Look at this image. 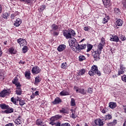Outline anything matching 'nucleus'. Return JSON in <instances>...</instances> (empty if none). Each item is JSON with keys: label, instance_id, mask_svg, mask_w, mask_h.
<instances>
[{"label": "nucleus", "instance_id": "obj_23", "mask_svg": "<svg viewBox=\"0 0 126 126\" xmlns=\"http://www.w3.org/2000/svg\"><path fill=\"white\" fill-rule=\"evenodd\" d=\"M78 93H80V94H82V95H85L86 94L87 91L86 90H84L83 89H79Z\"/></svg>", "mask_w": 126, "mask_h": 126}, {"label": "nucleus", "instance_id": "obj_52", "mask_svg": "<svg viewBox=\"0 0 126 126\" xmlns=\"http://www.w3.org/2000/svg\"><path fill=\"white\" fill-rule=\"evenodd\" d=\"M74 90L76 91V93H78V92L79 91V89H78V87H77L76 86H74Z\"/></svg>", "mask_w": 126, "mask_h": 126}, {"label": "nucleus", "instance_id": "obj_6", "mask_svg": "<svg viewBox=\"0 0 126 126\" xmlns=\"http://www.w3.org/2000/svg\"><path fill=\"white\" fill-rule=\"evenodd\" d=\"M40 71H41V69L39 67H38V66H34L32 70V72L34 75L38 74V73H40Z\"/></svg>", "mask_w": 126, "mask_h": 126}, {"label": "nucleus", "instance_id": "obj_33", "mask_svg": "<svg viewBox=\"0 0 126 126\" xmlns=\"http://www.w3.org/2000/svg\"><path fill=\"white\" fill-rule=\"evenodd\" d=\"M114 13H115V14H116L117 15H118V14H121V11L120 10V9L118 8H115L114 9Z\"/></svg>", "mask_w": 126, "mask_h": 126}, {"label": "nucleus", "instance_id": "obj_8", "mask_svg": "<svg viewBox=\"0 0 126 126\" xmlns=\"http://www.w3.org/2000/svg\"><path fill=\"white\" fill-rule=\"evenodd\" d=\"M75 49L77 51L80 52V51H81V50H84V49H86V44H84L79 45L78 43V45H77V47H76Z\"/></svg>", "mask_w": 126, "mask_h": 126}, {"label": "nucleus", "instance_id": "obj_60", "mask_svg": "<svg viewBox=\"0 0 126 126\" xmlns=\"http://www.w3.org/2000/svg\"><path fill=\"white\" fill-rule=\"evenodd\" d=\"M5 126H14V125L13 124V123H9L6 125Z\"/></svg>", "mask_w": 126, "mask_h": 126}, {"label": "nucleus", "instance_id": "obj_26", "mask_svg": "<svg viewBox=\"0 0 126 126\" xmlns=\"http://www.w3.org/2000/svg\"><path fill=\"white\" fill-rule=\"evenodd\" d=\"M12 82L13 84H15V85L19 84V82H18V78H17V77H15L12 81Z\"/></svg>", "mask_w": 126, "mask_h": 126}, {"label": "nucleus", "instance_id": "obj_10", "mask_svg": "<svg viewBox=\"0 0 126 126\" xmlns=\"http://www.w3.org/2000/svg\"><path fill=\"white\" fill-rule=\"evenodd\" d=\"M103 71L106 74H109V73L111 71V66H105L103 68Z\"/></svg>", "mask_w": 126, "mask_h": 126}, {"label": "nucleus", "instance_id": "obj_25", "mask_svg": "<svg viewBox=\"0 0 126 126\" xmlns=\"http://www.w3.org/2000/svg\"><path fill=\"white\" fill-rule=\"evenodd\" d=\"M20 119H21V116H19L18 118L15 120V123L16 125H21V120Z\"/></svg>", "mask_w": 126, "mask_h": 126}, {"label": "nucleus", "instance_id": "obj_18", "mask_svg": "<svg viewBox=\"0 0 126 126\" xmlns=\"http://www.w3.org/2000/svg\"><path fill=\"white\" fill-rule=\"evenodd\" d=\"M25 76L27 79H31V72L30 70L26 71L25 73Z\"/></svg>", "mask_w": 126, "mask_h": 126}, {"label": "nucleus", "instance_id": "obj_53", "mask_svg": "<svg viewBox=\"0 0 126 126\" xmlns=\"http://www.w3.org/2000/svg\"><path fill=\"white\" fill-rule=\"evenodd\" d=\"M61 126H70V124L69 123H64L61 124Z\"/></svg>", "mask_w": 126, "mask_h": 126}, {"label": "nucleus", "instance_id": "obj_34", "mask_svg": "<svg viewBox=\"0 0 126 126\" xmlns=\"http://www.w3.org/2000/svg\"><path fill=\"white\" fill-rule=\"evenodd\" d=\"M28 51V47H27V46H24L23 48H22L23 53L24 54H25L27 53Z\"/></svg>", "mask_w": 126, "mask_h": 126}, {"label": "nucleus", "instance_id": "obj_3", "mask_svg": "<svg viewBox=\"0 0 126 126\" xmlns=\"http://www.w3.org/2000/svg\"><path fill=\"white\" fill-rule=\"evenodd\" d=\"M89 74L90 76H93L95 74H97L98 76H101V72L98 70V67L94 65L92 66L91 71L89 72Z\"/></svg>", "mask_w": 126, "mask_h": 126}, {"label": "nucleus", "instance_id": "obj_45", "mask_svg": "<svg viewBox=\"0 0 126 126\" xmlns=\"http://www.w3.org/2000/svg\"><path fill=\"white\" fill-rule=\"evenodd\" d=\"M67 65L66 64V63H62L61 67L63 69H64L65 67H66Z\"/></svg>", "mask_w": 126, "mask_h": 126}, {"label": "nucleus", "instance_id": "obj_59", "mask_svg": "<svg viewBox=\"0 0 126 126\" xmlns=\"http://www.w3.org/2000/svg\"><path fill=\"white\" fill-rule=\"evenodd\" d=\"M72 114H76V110L75 109H71L70 110Z\"/></svg>", "mask_w": 126, "mask_h": 126}, {"label": "nucleus", "instance_id": "obj_64", "mask_svg": "<svg viewBox=\"0 0 126 126\" xmlns=\"http://www.w3.org/2000/svg\"><path fill=\"white\" fill-rule=\"evenodd\" d=\"M123 109H124L125 113H126V105H123Z\"/></svg>", "mask_w": 126, "mask_h": 126}, {"label": "nucleus", "instance_id": "obj_54", "mask_svg": "<svg viewBox=\"0 0 126 126\" xmlns=\"http://www.w3.org/2000/svg\"><path fill=\"white\" fill-rule=\"evenodd\" d=\"M16 16V14L15 13L11 14V19H14V17Z\"/></svg>", "mask_w": 126, "mask_h": 126}, {"label": "nucleus", "instance_id": "obj_29", "mask_svg": "<svg viewBox=\"0 0 126 126\" xmlns=\"http://www.w3.org/2000/svg\"><path fill=\"white\" fill-rule=\"evenodd\" d=\"M85 69L83 68L82 69H81L78 73V75H79L80 76L81 75H83V74H85Z\"/></svg>", "mask_w": 126, "mask_h": 126}, {"label": "nucleus", "instance_id": "obj_61", "mask_svg": "<svg viewBox=\"0 0 126 126\" xmlns=\"http://www.w3.org/2000/svg\"><path fill=\"white\" fill-rule=\"evenodd\" d=\"M59 35V32H53V35L54 36H58Z\"/></svg>", "mask_w": 126, "mask_h": 126}, {"label": "nucleus", "instance_id": "obj_46", "mask_svg": "<svg viewBox=\"0 0 126 126\" xmlns=\"http://www.w3.org/2000/svg\"><path fill=\"white\" fill-rule=\"evenodd\" d=\"M88 93L90 94H92L93 93V89L91 88H89L88 89Z\"/></svg>", "mask_w": 126, "mask_h": 126}, {"label": "nucleus", "instance_id": "obj_49", "mask_svg": "<svg viewBox=\"0 0 126 126\" xmlns=\"http://www.w3.org/2000/svg\"><path fill=\"white\" fill-rule=\"evenodd\" d=\"M45 8H46V6H45V5H42L40 6V7H39V9H40V10H41V11H43V10H44V9H45Z\"/></svg>", "mask_w": 126, "mask_h": 126}, {"label": "nucleus", "instance_id": "obj_17", "mask_svg": "<svg viewBox=\"0 0 126 126\" xmlns=\"http://www.w3.org/2000/svg\"><path fill=\"white\" fill-rule=\"evenodd\" d=\"M17 101H19V105H21V107L26 104L25 100L20 99L18 96L17 97Z\"/></svg>", "mask_w": 126, "mask_h": 126}, {"label": "nucleus", "instance_id": "obj_24", "mask_svg": "<svg viewBox=\"0 0 126 126\" xmlns=\"http://www.w3.org/2000/svg\"><path fill=\"white\" fill-rule=\"evenodd\" d=\"M41 81V78H40L39 76H37L35 78L34 84L35 85H37Z\"/></svg>", "mask_w": 126, "mask_h": 126}, {"label": "nucleus", "instance_id": "obj_35", "mask_svg": "<svg viewBox=\"0 0 126 126\" xmlns=\"http://www.w3.org/2000/svg\"><path fill=\"white\" fill-rule=\"evenodd\" d=\"M71 106H74L76 104L75 103V100L74 98H71V101H70Z\"/></svg>", "mask_w": 126, "mask_h": 126}, {"label": "nucleus", "instance_id": "obj_51", "mask_svg": "<svg viewBox=\"0 0 126 126\" xmlns=\"http://www.w3.org/2000/svg\"><path fill=\"white\" fill-rule=\"evenodd\" d=\"M35 95L34 93H32V94L31 95V100H33L35 98Z\"/></svg>", "mask_w": 126, "mask_h": 126}, {"label": "nucleus", "instance_id": "obj_44", "mask_svg": "<svg viewBox=\"0 0 126 126\" xmlns=\"http://www.w3.org/2000/svg\"><path fill=\"white\" fill-rule=\"evenodd\" d=\"M119 38L120 39V40H121V41H126V36H125V35L120 36Z\"/></svg>", "mask_w": 126, "mask_h": 126}, {"label": "nucleus", "instance_id": "obj_31", "mask_svg": "<svg viewBox=\"0 0 126 126\" xmlns=\"http://www.w3.org/2000/svg\"><path fill=\"white\" fill-rule=\"evenodd\" d=\"M4 112L6 113V114H10V113H13V108H11L7 109L4 111Z\"/></svg>", "mask_w": 126, "mask_h": 126}, {"label": "nucleus", "instance_id": "obj_2", "mask_svg": "<svg viewBox=\"0 0 126 126\" xmlns=\"http://www.w3.org/2000/svg\"><path fill=\"white\" fill-rule=\"evenodd\" d=\"M63 35L66 38V39H70L72 37L75 36V32L72 29H69L67 30L63 31Z\"/></svg>", "mask_w": 126, "mask_h": 126}, {"label": "nucleus", "instance_id": "obj_37", "mask_svg": "<svg viewBox=\"0 0 126 126\" xmlns=\"http://www.w3.org/2000/svg\"><path fill=\"white\" fill-rule=\"evenodd\" d=\"M117 124V120H114L112 122L108 123V125L110 126H115Z\"/></svg>", "mask_w": 126, "mask_h": 126}, {"label": "nucleus", "instance_id": "obj_56", "mask_svg": "<svg viewBox=\"0 0 126 126\" xmlns=\"http://www.w3.org/2000/svg\"><path fill=\"white\" fill-rule=\"evenodd\" d=\"M49 125H51V126H56V123H55L54 121H50Z\"/></svg>", "mask_w": 126, "mask_h": 126}, {"label": "nucleus", "instance_id": "obj_36", "mask_svg": "<svg viewBox=\"0 0 126 126\" xmlns=\"http://www.w3.org/2000/svg\"><path fill=\"white\" fill-rule=\"evenodd\" d=\"M8 16H9V14H8V13L7 12L4 13V14H2V17L4 19H7Z\"/></svg>", "mask_w": 126, "mask_h": 126}, {"label": "nucleus", "instance_id": "obj_63", "mask_svg": "<svg viewBox=\"0 0 126 126\" xmlns=\"http://www.w3.org/2000/svg\"><path fill=\"white\" fill-rule=\"evenodd\" d=\"M56 126H62V125H61V123L60 122H57L55 124Z\"/></svg>", "mask_w": 126, "mask_h": 126}, {"label": "nucleus", "instance_id": "obj_12", "mask_svg": "<svg viewBox=\"0 0 126 126\" xmlns=\"http://www.w3.org/2000/svg\"><path fill=\"white\" fill-rule=\"evenodd\" d=\"M94 123L96 126H102L104 125V121L100 119L95 120Z\"/></svg>", "mask_w": 126, "mask_h": 126}, {"label": "nucleus", "instance_id": "obj_28", "mask_svg": "<svg viewBox=\"0 0 126 126\" xmlns=\"http://www.w3.org/2000/svg\"><path fill=\"white\" fill-rule=\"evenodd\" d=\"M87 52H90V51L92 50V48H93V45L90 44H87Z\"/></svg>", "mask_w": 126, "mask_h": 126}, {"label": "nucleus", "instance_id": "obj_40", "mask_svg": "<svg viewBox=\"0 0 126 126\" xmlns=\"http://www.w3.org/2000/svg\"><path fill=\"white\" fill-rule=\"evenodd\" d=\"M11 102H12L13 103V104H15V105H16L17 102L16 101H17V98L15 99L14 98V97H12L11 98Z\"/></svg>", "mask_w": 126, "mask_h": 126}, {"label": "nucleus", "instance_id": "obj_7", "mask_svg": "<svg viewBox=\"0 0 126 126\" xmlns=\"http://www.w3.org/2000/svg\"><path fill=\"white\" fill-rule=\"evenodd\" d=\"M35 124L38 126H46V124L44 123V121L41 119H37L35 121Z\"/></svg>", "mask_w": 126, "mask_h": 126}, {"label": "nucleus", "instance_id": "obj_58", "mask_svg": "<svg viewBox=\"0 0 126 126\" xmlns=\"http://www.w3.org/2000/svg\"><path fill=\"white\" fill-rule=\"evenodd\" d=\"M23 40V39L22 38H19L17 40V42L18 43V44H20L21 43L22 41Z\"/></svg>", "mask_w": 126, "mask_h": 126}, {"label": "nucleus", "instance_id": "obj_30", "mask_svg": "<svg viewBox=\"0 0 126 126\" xmlns=\"http://www.w3.org/2000/svg\"><path fill=\"white\" fill-rule=\"evenodd\" d=\"M9 107L8 105H6L5 104H0V107L2 109H8Z\"/></svg>", "mask_w": 126, "mask_h": 126}, {"label": "nucleus", "instance_id": "obj_5", "mask_svg": "<svg viewBox=\"0 0 126 126\" xmlns=\"http://www.w3.org/2000/svg\"><path fill=\"white\" fill-rule=\"evenodd\" d=\"M11 93V91L10 89L8 90H3L0 93V97H5V96H7V95H9Z\"/></svg>", "mask_w": 126, "mask_h": 126}, {"label": "nucleus", "instance_id": "obj_14", "mask_svg": "<svg viewBox=\"0 0 126 126\" xmlns=\"http://www.w3.org/2000/svg\"><path fill=\"white\" fill-rule=\"evenodd\" d=\"M110 38V41H113V42H119L120 41L119 37L115 35H111Z\"/></svg>", "mask_w": 126, "mask_h": 126}, {"label": "nucleus", "instance_id": "obj_20", "mask_svg": "<svg viewBox=\"0 0 126 126\" xmlns=\"http://www.w3.org/2000/svg\"><path fill=\"white\" fill-rule=\"evenodd\" d=\"M60 95H61V96H67L69 95V93L66 91H63L60 92Z\"/></svg>", "mask_w": 126, "mask_h": 126}, {"label": "nucleus", "instance_id": "obj_11", "mask_svg": "<svg viewBox=\"0 0 126 126\" xmlns=\"http://www.w3.org/2000/svg\"><path fill=\"white\" fill-rule=\"evenodd\" d=\"M61 118H63V116L59 115H57L55 116H53L50 118V121L52 122H56V121H58V120H60V119H61Z\"/></svg>", "mask_w": 126, "mask_h": 126}, {"label": "nucleus", "instance_id": "obj_43", "mask_svg": "<svg viewBox=\"0 0 126 126\" xmlns=\"http://www.w3.org/2000/svg\"><path fill=\"white\" fill-rule=\"evenodd\" d=\"M4 79V76H3V73H1L0 71V81H2Z\"/></svg>", "mask_w": 126, "mask_h": 126}, {"label": "nucleus", "instance_id": "obj_4", "mask_svg": "<svg viewBox=\"0 0 126 126\" xmlns=\"http://www.w3.org/2000/svg\"><path fill=\"white\" fill-rule=\"evenodd\" d=\"M68 43L70 47L73 46V48L76 49L77 48V46L78 45V42L76 41V39L74 38H70L68 40Z\"/></svg>", "mask_w": 126, "mask_h": 126}, {"label": "nucleus", "instance_id": "obj_57", "mask_svg": "<svg viewBox=\"0 0 126 126\" xmlns=\"http://www.w3.org/2000/svg\"><path fill=\"white\" fill-rule=\"evenodd\" d=\"M71 118H72V119H76V114H72Z\"/></svg>", "mask_w": 126, "mask_h": 126}, {"label": "nucleus", "instance_id": "obj_21", "mask_svg": "<svg viewBox=\"0 0 126 126\" xmlns=\"http://www.w3.org/2000/svg\"><path fill=\"white\" fill-rule=\"evenodd\" d=\"M102 1L104 6H108L111 4V0H102Z\"/></svg>", "mask_w": 126, "mask_h": 126}, {"label": "nucleus", "instance_id": "obj_1", "mask_svg": "<svg viewBox=\"0 0 126 126\" xmlns=\"http://www.w3.org/2000/svg\"><path fill=\"white\" fill-rule=\"evenodd\" d=\"M105 44H106L105 38L102 37L100 42L97 46V49L96 50L93 49L91 51L92 56L93 57L94 61L95 62L100 61V55H101L102 50H103V47L105 46Z\"/></svg>", "mask_w": 126, "mask_h": 126}, {"label": "nucleus", "instance_id": "obj_19", "mask_svg": "<svg viewBox=\"0 0 126 126\" xmlns=\"http://www.w3.org/2000/svg\"><path fill=\"white\" fill-rule=\"evenodd\" d=\"M109 107L111 109H115L117 107V103L114 102H111L109 103Z\"/></svg>", "mask_w": 126, "mask_h": 126}, {"label": "nucleus", "instance_id": "obj_13", "mask_svg": "<svg viewBox=\"0 0 126 126\" xmlns=\"http://www.w3.org/2000/svg\"><path fill=\"white\" fill-rule=\"evenodd\" d=\"M65 48H66V46L64 44H61L59 45L57 48L58 52H63V51H64L65 50Z\"/></svg>", "mask_w": 126, "mask_h": 126}, {"label": "nucleus", "instance_id": "obj_47", "mask_svg": "<svg viewBox=\"0 0 126 126\" xmlns=\"http://www.w3.org/2000/svg\"><path fill=\"white\" fill-rule=\"evenodd\" d=\"M112 119V116L110 114L106 115L105 120H111Z\"/></svg>", "mask_w": 126, "mask_h": 126}, {"label": "nucleus", "instance_id": "obj_27", "mask_svg": "<svg viewBox=\"0 0 126 126\" xmlns=\"http://www.w3.org/2000/svg\"><path fill=\"white\" fill-rule=\"evenodd\" d=\"M51 28L54 31H56V30H58V29H59V26L54 24L51 26Z\"/></svg>", "mask_w": 126, "mask_h": 126}, {"label": "nucleus", "instance_id": "obj_62", "mask_svg": "<svg viewBox=\"0 0 126 126\" xmlns=\"http://www.w3.org/2000/svg\"><path fill=\"white\" fill-rule=\"evenodd\" d=\"M24 2H27V3H30L31 2V0H24L23 1Z\"/></svg>", "mask_w": 126, "mask_h": 126}, {"label": "nucleus", "instance_id": "obj_9", "mask_svg": "<svg viewBox=\"0 0 126 126\" xmlns=\"http://www.w3.org/2000/svg\"><path fill=\"white\" fill-rule=\"evenodd\" d=\"M120 66V68L119 70L118 75H121L126 72V67H124V65L121 64Z\"/></svg>", "mask_w": 126, "mask_h": 126}, {"label": "nucleus", "instance_id": "obj_32", "mask_svg": "<svg viewBox=\"0 0 126 126\" xmlns=\"http://www.w3.org/2000/svg\"><path fill=\"white\" fill-rule=\"evenodd\" d=\"M109 16H106L105 18H104L102 20V23L103 24H106V23H107V22H108V20H109Z\"/></svg>", "mask_w": 126, "mask_h": 126}, {"label": "nucleus", "instance_id": "obj_38", "mask_svg": "<svg viewBox=\"0 0 126 126\" xmlns=\"http://www.w3.org/2000/svg\"><path fill=\"white\" fill-rule=\"evenodd\" d=\"M86 59L85 56L83 55H81L79 57V60L80 62H83V61L85 60Z\"/></svg>", "mask_w": 126, "mask_h": 126}, {"label": "nucleus", "instance_id": "obj_15", "mask_svg": "<svg viewBox=\"0 0 126 126\" xmlns=\"http://www.w3.org/2000/svg\"><path fill=\"white\" fill-rule=\"evenodd\" d=\"M62 103V99L60 97H56L54 101L52 102L53 105H57V104H61Z\"/></svg>", "mask_w": 126, "mask_h": 126}, {"label": "nucleus", "instance_id": "obj_16", "mask_svg": "<svg viewBox=\"0 0 126 126\" xmlns=\"http://www.w3.org/2000/svg\"><path fill=\"white\" fill-rule=\"evenodd\" d=\"M22 23V20L19 18L16 19L15 23L14 24V26L18 27Z\"/></svg>", "mask_w": 126, "mask_h": 126}, {"label": "nucleus", "instance_id": "obj_55", "mask_svg": "<svg viewBox=\"0 0 126 126\" xmlns=\"http://www.w3.org/2000/svg\"><path fill=\"white\" fill-rule=\"evenodd\" d=\"M90 28H91L90 27H84V30H85V31H88L90 29Z\"/></svg>", "mask_w": 126, "mask_h": 126}, {"label": "nucleus", "instance_id": "obj_42", "mask_svg": "<svg viewBox=\"0 0 126 126\" xmlns=\"http://www.w3.org/2000/svg\"><path fill=\"white\" fill-rule=\"evenodd\" d=\"M17 90H22L21 89V84L20 83L16 85Z\"/></svg>", "mask_w": 126, "mask_h": 126}, {"label": "nucleus", "instance_id": "obj_41", "mask_svg": "<svg viewBox=\"0 0 126 126\" xmlns=\"http://www.w3.org/2000/svg\"><path fill=\"white\" fill-rule=\"evenodd\" d=\"M61 113H63V114H68V111L66 110V109H62L61 110H60Z\"/></svg>", "mask_w": 126, "mask_h": 126}, {"label": "nucleus", "instance_id": "obj_22", "mask_svg": "<svg viewBox=\"0 0 126 126\" xmlns=\"http://www.w3.org/2000/svg\"><path fill=\"white\" fill-rule=\"evenodd\" d=\"M123 23H124V22H123V20H122L121 19H118L116 22V25L117 26H122L123 25Z\"/></svg>", "mask_w": 126, "mask_h": 126}, {"label": "nucleus", "instance_id": "obj_48", "mask_svg": "<svg viewBox=\"0 0 126 126\" xmlns=\"http://www.w3.org/2000/svg\"><path fill=\"white\" fill-rule=\"evenodd\" d=\"M26 40L25 39H23L21 43H19L20 46L21 47V46H23L24 44V43H26Z\"/></svg>", "mask_w": 126, "mask_h": 126}, {"label": "nucleus", "instance_id": "obj_50", "mask_svg": "<svg viewBox=\"0 0 126 126\" xmlns=\"http://www.w3.org/2000/svg\"><path fill=\"white\" fill-rule=\"evenodd\" d=\"M123 8L125 9L126 8V0H125L123 2Z\"/></svg>", "mask_w": 126, "mask_h": 126}, {"label": "nucleus", "instance_id": "obj_39", "mask_svg": "<svg viewBox=\"0 0 126 126\" xmlns=\"http://www.w3.org/2000/svg\"><path fill=\"white\" fill-rule=\"evenodd\" d=\"M15 92L17 95H20L22 94V90H16Z\"/></svg>", "mask_w": 126, "mask_h": 126}]
</instances>
